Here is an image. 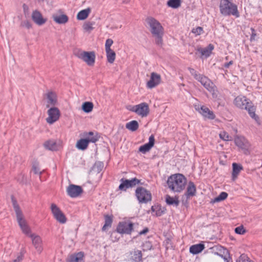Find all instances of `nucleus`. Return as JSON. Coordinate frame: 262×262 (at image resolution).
<instances>
[{
  "label": "nucleus",
  "mask_w": 262,
  "mask_h": 262,
  "mask_svg": "<svg viewBox=\"0 0 262 262\" xmlns=\"http://www.w3.org/2000/svg\"><path fill=\"white\" fill-rule=\"evenodd\" d=\"M129 0H122V3H128Z\"/></svg>",
  "instance_id": "obj_61"
},
{
  "label": "nucleus",
  "mask_w": 262,
  "mask_h": 262,
  "mask_svg": "<svg viewBox=\"0 0 262 262\" xmlns=\"http://www.w3.org/2000/svg\"><path fill=\"white\" fill-rule=\"evenodd\" d=\"M236 262H252L245 254H242L236 260Z\"/></svg>",
  "instance_id": "obj_44"
},
{
  "label": "nucleus",
  "mask_w": 262,
  "mask_h": 262,
  "mask_svg": "<svg viewBox=\"0 0 262 262\" xmlns=\"http://www.w3.org/2000/svg\"><path fill=\"white\" fill-rule=\"evenodd\" d=\"M234 104L238 108L247 110L251 118L255 120L258 119V117L256 116L255 113V107L252 105V102L248 100L246 97L242 95L238 96L235 98Z\"/></svg>",
  "instance_id": "obj_3"
},
{
  "label": "nucleus",
  "mask_w": 262,
  "mask_h": 262,
  "mask_svg": "<svg viewBox=\"0 0 262 262\" xmlns=\"http://www.w3.org/2000/svg\"><path fill=\"white\" fill-rule=\"evenodd\" d=\"M127 108L128 110H129L130 111L135 112V111H133L134 110H135V108L134 107V106L129 105V106H127Z\"/></svg>",
  "instance_id": "obj_57"
},
{
  "label": "nucleus",
  "mask_w": 262,
  "mask_h": 262,
  "mask_svg": "<svg viewBox=\"0 0 262 262\" xmlns=\"http://www.w3.org/2000/svg\"><path fill=\"white\" fill-rule=\"evenodd\" d=\"M84 253L79 252L69 255L67 262H84Z\"/></svg>",
  "instance_id": "obj_20"
},
{
  "label": "nucleus",
  "mask_w": 262,
  "mask_h": 262,
  "mask_svg": "<svg viewBox=\"0 0 262 262\" xmlns=\"http://www.w3.org/2000/svg\"><path fill=\"white\" fill-rule=\"evenodd\" d=\"M20 26L21 27H25L28 29H30L32 27V24L27 20L22 21L20 23Z\"/></svg>",
  "instance_id": "obj_47"
},
{
  "label": "nucleus",
  "mask_w": 262,
  "mask_h": 262,
  "mask_svg": "<svg viewBox=\"0 0 262 262\" xmlns=\"http://www.w3.org/2000/svg\"><path fill=\"white\" fill-rule=\"evenodd\" d=\"M146 22L149 27L150 31L153 36L163 32L162 26L155 18L152 17H148L146 19Z\"/></svg>",
  "instance_id": "obj_7"
},
{
  "label": "nucleus",
  "mask_w": 262,
  "mask_h": 262,
  "mask_svg": "<svg viewBox=\"0 0 262 262\" xmlns=\"http://www.w3.org/2000/svg\"><path fill=\"white\" fill-rule=\"evenodd\" d=\"M113 43V40L112 39H107L105 45L107 60L111 63H113L115 60V52L111 49V47Z\"/></svg>",
  "instance_id": "obj_13"
},
{
  "label": "nucleus",
  "mask_w": 262,
  "mask_h": 262,
  "mask_svg": "<svg viewBox=\"0 0 262 262\" xmlns=\"http://www.w3.org/2000/svg\"><path fill=\"white\" fill-rule=\"evenodd\" d=\"M29 237L31 238L32 245L34 246L36 250L40 253L43 250L42 241L41 237L35 234H30Z\"/></svg>",
  "instance_id": "obj_16"
},
{
  "label": "nucleus",
  "mask_w": 262,
  "mask_h": 262,
  "mask_svg": "<svg viewBox=\"0 0 262 262\" xmlns=\"http://www.w3.org/2000/svg\"><path fill=\"white\" fill-rule=\"evenodd\" d=\"M205 248L204 245L203 244H199L191 246L190 247L189 251L191 253L196 254L202 252Z\"/></svg>",
  "instance_id": "obj_27"
},
{
  "label": "nucleus",
  "mask_w": 262,
  "mask_h": 262,
  "mask_svg": "<svg viewBox=\"0 0 262 262\" xmlns=\"http://www.w3.org/2000/svg\"><path fill=\"white\" fill-rule=\"evenodd\" d=\"M167 184L168 188L172 191L180 192L185 187L186 179L182 174H172L168 177Z\"/></svg>",
  "instance_id": "obj_1"
},
{
  "label": "nucleus",
  "mask_w": 262,
  "mask_h": 262,
  "mask_svg": "<svg viewBox=\"0 0 262 262\" xmlns=\"http://www.w3.org/2000/svg\"><path fill=\"white\" fill-rule=\"evenodd\" d=\"M228 196V193L226 192H222L217 197L214 198L212 201L213 203L219 202L225 200Z\"/></svg>",
  "instance_id": "obj_39"
},
{
  "label": "nucleus",
  "mask_w": 262,
  "mask_h": 262,
  "mask_svg": "<svg viewBox=\"0 0 262 262\" xmlns=\"http://www.w3.org/2000/svg\"><path fill=\"white\" fill-rule=\"evenodd\" d=\"M234 142L238 147L242 149H246L248 146L247 140L244 137L236 136Z\"/></svg>",
  "instance_id": "obj_23"
},
{
  "label": "nucleus",
  "mask_w": 262,
  "mask_h": 262,
  "mask_svg": "<svg viewBox=\"0 0 262 262\" xmlns=\"http://www.w3.org/2000/svg\"><path fill=\"white\" fill-rule=\"evenodd\" d=\"M188 70L189 71V72L191 75L193 76L195 79H196L199 77V76L201 75L199 74L196 71L191 68H188Z\"/></svg>",
  "instance_id": "obj_49"
},
{
  "label": "nucleus",
  "mask_w": 262,
  "mask_h": 262,
  "mask_svg": "<svg viewBox=\"0 0 262 262\" xmlns=\"http://www.w3.org/2000/svg\"><path fill=\"white\" fill-rule=\"evenodd\" d=\"M23 259V255L20 254L18 255L16 259H14L13 262H20Z\"/></svg>",
  "instance_id": "obj_52"
},
{
  "label": "nucleus",
  "mask_w": 262,
  "mask_h": 262,
  "mask_svg": "<svg viewBox=\"0 0 262 262\" xmlns=\"http://www.w3.org/2000/svg\"><path fill=\"white\" fill-rule=\"evenodd\" d=\"M23 259V255L20 254L18 255L16 259H14L13 262H20Z\"/></svg>",
  "instance_id": "obj_53"
},
{
  "label": "nucleus",
  "mask_w": 262,
  "mask_h": 262,
  "mask_svg": "<svg viewBox=\"0 0 262 262\" xmlns=\"http://www.w3.org/2000/svg\"><path fill=\"white\" fill-rule=\"evenodd\" d=\"M203 28L201 27H198L195 28H193L191 30V32L194 34L195 35H200L203 32Z\"/></svg>",
  "instance_id": "obj_48"
},
{
  "label": "nucleus",
  "mask_w": 262,
  "mask_h": 262,
  "mask_svg": "<svg viewBox=\"0 0 262 262\" xmlns=\"http://www.w3.org/2000/svg\"><path fill=\"white\" fill-rule=\"evenodd\" d=\"M181 0H169L167 5L173 8H177L181 5Z\"/></svg>",
  "instance_id": "obj_38"
},
{
  "label": "nucleus",
  "mask_w": 262,
  "mask_h": 262,
  "mask_svg": "<svg viewBox=\"0 0 262 262\" xmlns=\"http://www.w3.org/2000/svg\"><path fill=\"white\" fill-rule=\"evenodd\" d=\"M161 76L160 74L152 72L149 80L147 82L146 86L148 89H152L159 85L161 82Z\"/></svg>",
  "instance_id": "obj_15"
},
{
  "label": "nucleus",
  "mask_w": 262,
  "mask_h": 262,
  "mask_svg": "<svg viewBox=\"0 0 262 262\" xmlns=\"http://www.w3.org/2000/svg\"><path fill=\"white\" fill-rule=\"evenodd\" d=\"M104 164L100 161L96 162L93 167V170L94 172L99 173L103 168Z\"/></svg>",
  "instance_id": "obj_37"
},
{
  "label": "nucleus",
  "mask_w": 262,
  "mask_h": 262,
  "mask_svg": "<svg viewBox=\"0 0 262 262\" xmlns=\"http://www.w3.org/2000/svg\"><path fill=\"white\" fill-rule=\"evenodd\" d=\"M243 169V167L241 165L238 164L236 163L232 164V176L233 180L236 178L237 176L240 172L241 170Z\"/></svg>",
  "instance_id": "obj_29"
},
{
  "label": "nucleus",
  "mask_w": 262,
  "mask_h": 262,
  "mask_svg": "<svg viewBox=\"0 0 262 262\" xmlns=\"http://www.w3.org/2000/svg\"><path fill=\"white\" fill-rule=\"evenodd\" d=\"M122 183L119 186V189L120 190L125 191L127 189L129 188L128 183L127 182V179L124 180L122 179L121 180Z\"/></svg>",
  "instance_id": "obj_41"
},
{
  "label": "nucleus",
  "mask_w": 262,
  "mask_h": 262,
  "mask_svg": "<svg viewBox=\"0 0 262 262\" xmlns=\"http://www.w3.org/2000/svg\"><path fill=\"white\" fill-rule=\"evenodd\" d=\"M23 8H24V10L25 11L26 9L28 8V7L27 6V5L26 4H24Z\"/></svg>",
  "instance_id": "obj_60"
},
{
  "label": "nucleus",
  "mask_w": 262,
  "mask_h": 262,
  "mask_svg": "<svg viewBox=\"0 0 262 262\" xmlns=\"http://www.w3.org/2000/svg\"><path fill=\"white\" fill-rule=\"evenodd\" d=\"M220 137L225 141L231 140V137L229 136L228 133L225 132H221L220 134Z\"/></svg>",
  "instance_id": "obj_45"
},
{
  "label": "nucleus",
  "mask_w": 262,
  "mask_h": 262,
  "mask_svg": "<svg viewBox=\"0 0 262 262\" xmlns=\"http://www.w3.org/2000/svg\"><path fill=\"white\" fill-rule=\"evenodd\" d=\"M196 192V187L194 183L191 181L189 182L184 195L187 199H188L195 195Z\"/></svg>",
  "instance_id": "obj_21"
},
{
  "label": "nucleus",
  "mask_w": 262,
  "mask_h": 262,
  "mask_svg": "<svg viewBox=\"0 0 262 262\" xmlns=\"http://www.w3.org/2000/svg\"><path fill=\"white\" fill-rule=\"evenodd\" d=\"M135 111L137 114L142 117H146L149 112V109L148 104L145 102L141 103L139 104L134 105Z\"/></svg>",
  "instance_id": "obj_11"
},
{
  "label": "nucleus",
  "mask_w": 262,
  "mask_h": 262,
  "mask_svg": "<svg viewBox=\"0 0 262 262\" xmlns=\"http://www.w3.org/2000/svg\"><path fill=\"white\" fill-rule=\"evenodd\" d=\"M135 195L139 203H147L151 200L150 192L143 187H138L135 191Z\"/></svg>",
  "instance_id": "obj_6"
},
{
  "label": "nucleus",
  "mask_w": 262,
  "mask_h": 262,
  "mask_svg": "<svg viewBox=\"0 0 262 262\" xmlns=\"http://www.w3.org/2000/svg\"><path fill=\"white\" fill-rule=\"evenodd\" d=\"M31 17L34 22L38 26L43 25L47 21V19L43 18L41 14L37 10L32 12Z\"/></svg>",
  "instance_id": "obj_18"
},
{
  "label": "nucleus",
  "mask_w": 262,
  "mask_h": 262,
  "mask_svg": "<svg viewBox=\"0 0 262 262\" xmlns=\"http://www.w3.org/2000/svg\"><path fill=\"white\" fill-rule=\"evenodd\" d=\"M126 128L132 132L137 130L139 127V124L136 120L131 121L126 124Z\"/></svg>",
  "instance_id": "obj_33"
},
{
  "label": "nucleus",
  "mask_w": 262,
  "mask_h": 262,
  "mask_svg": "<svg viewBox=\"0 0 262 262\" xmlns=\"http://www.w3.org/2000/svg\"><path fill=\"white\" fill-rule=\"evenodd\" d=\"M163 211L161 210L160 209H158L157 210L156 212V215L157 216H161L163 214Z\"/></svg>",
  "instance_id": "obj_55"
},
{
  "label": "nucleus",
  "mask_w": 262,
  "mask_h": 262,
  "mask_svg": "<svg viewBox=\"0 0 262 262\" xmlns=\"http://www.w3.org/2000/svg\"><path fill=\"white\" fill-rule=\"evenodd\" d=\"M221 13L225 16L233 15L238 16L237 7L229 0H222L220 5Z\"/></svg>",
  "instance_id": "obj_4"
},
{
  "label": "nucleus",
  "mask_w": 262,
  "mask_h": 262,
  "mask_svg": "<svg viewBox=\"0 0 262 262\" xmlns=\"http://www.w3.org/2000/svg\"><path fill=\"white\" fill-rule=\"evenodd\" d=\"M53 20L57 24H63L68 21V17L64 14H55L53 15Z\"/></svg>",
  "instance_id": "obj_24"
},
{
  "label": "nucleus",
  "mask_w": 262,
  "mask_h": 262,
  "mask_svg": "<svg viewBox=\"0 0 262 262\" xmlns=\"http://www.w3.org/2000/svg\"><path fill=\"white\" fill-rule=\"evenodd\" d=\"M195 108L205 118L212 120L214 119L215 117L213 112L210 111L205 106H200L195 105Z\"/></svg>",
  "instance_id": "obj_14"
},
{
  "label": "nucleus",
  "mask_w": 262,
  "mask_h": 262,
  "mask_svg": "<svg viewBox=\"0 0 262 262\" xmlns=\"http://www.w3.org/2000/svg\"><path fill=\"white\" fill-rule=\"evenodd\" d=\"M113 222L112 218L108 215H105V224L102 227V231H106L111 228Z\"/></svg>",
  "instance_id": "obj_34"
},
{
  "label": "nucleus",
  "mask_w": 262,
  "mask_h": 262,
  "mask_svg": "<svg viewBox=\"0 0 262 262\" xmlns=\"http://www.w3.org/2000/svg\"><path fill=\"white\" fill-rule=\"evenodd\" d=\"M196 80L199 81L206 89L212 94L213 97L216 98L217 97L216 87L207 77L201 75Z\"/></svg>",
  "instance_id": "obj_5"
},
{
  "label": "nucleus",
  "mask_w": 262,
  "mask_h": 262,
  "mask_svg": "<svg viewBox=\"0 0 262 262\" xmlns=\"http://www.w3.org/2000/svg\"><path fill=\"white\" fill-rule=\"evenodd\" d=\"M134 224L130 221L120 222L117 227L116 231L121 234H130L133 231Z\"/></svg>",
  "instance_id": "obj_8"
},
{
  "label": "nucleus",
  "mask_w": 262,
  "mask_h": 262,
  "mask_svg": "<svg viewBox=\"0 0 262 262\" xmlns=\"http://www.w3.org/2000/svg\"><path fill=\"white\" fill-rule=\"evenodd\" d=\"M158 208V207H156V206H152L151 208V210L152 211V212H156L157 209Z\"/></svg>",
  "instance_id": "obj_58"
},
{
  "label": "nucleus",
  "mask_w": 262,
  "mask_h": 262,
  "mask_svg": "<svg viewBox=\"0 0 262 262\" xmlns=\"http://www.w3.org/2000/svg\"><path fill=\"white\" fill-rule=\"evenodd\" d=\"M213 49L214 46L211 44H209L206 48H198L196 49V51L201 54L202 56H204L207 58L210 55Z\"/></svg>",
  "instance_id": "obj_22"
},
{
  "label": "nucleus",
  "mask_w": 262,
  "mask_h": 262,
  "mask_svg": "<svg viewBox=\"0 0 262 262\" xmlns=\"http://www.w3.org/2000/svg\"><path fill=\"white\" fill-rule=\"evenodd\" d=\"M85 139L89 142L95 143L98 140L99 136L97 133L90 132L85 135Z\"/></svg>",
  "instance_id": "obj_25"
},
{
  "label": "nucleus",
  "mask_w": 262,
  "mask_h": 262,
  "mask_svg": "<svg viewBox=\"0 0 262 262\" xmlns=\"http://www.w3.org/2000/svg\"><path fill=\"white\" fill-rule=\"evenodd\" d=\"M127 182L128 183L129 187L132 188L133 187H135L136 185L139 184L140 183V181L137 179L136 178H134L132 179L131 180H127Z\"/></svg>",
  "instance_id": "obj_40"
},
{
  "label": "nucleus",
  "mask_w": 262,
  "mask_h": 262,
  "mask_svg": "<svg viewBox=\"0 0 262 262\" xmlns=\"http://www.w3.org/2000/svg\"><path fill=\"white\" fill-rule=\"evenodd\" d=\"M67 192L70 196L76 198L82 193V189L79 186L71 184L68 187Z\"/></svg>",
  "instance_id": "obj_17"
},
{
  "label": "nucleus",
  "mask_w": 262,
  "mask_h": 262,
  "mask_svg": "<svg viewBox=\"0 0 262 262\" xmlns=\"http://www.w3.org/2000/svg\"><path fill=\"white\" fill-rule=\"evenodd\" d=\"M32 170L35 174H40L41 173V171H40V169L38 167V164L37 163L33 164L32 166Z\"/></svg>",
  "instance_id": "obj_46"
},
{
  "label": "nucleus",
  "mask_w": 262,
  "mask_h": 262,
  "mask_svg": "<svg viewBox=\"0 0 262 262\" xmlns=\"http://www.w3.org/2000/svg\"><path fill=\"white\" fill-rule=\"evenodd\" d=\"M39 2H43L45 0H38Z\"/></svg>",
  "instance_id": "obj_62"
},
{
  "label": "nucleus",
  "mask_w": 262,
  "mask_h": 262,
  "mask_svg": "<svg viewBox=\"0 0 262 262\" xmlns=\"http://www.w3.org/2000/svg\"><path fill=\"white\" fill-rule=\"evenodd\" d=\"M93 106L94 105L92 102H85L82 104V109L84 112L89 113L92 111Z\"/></svg>",
  "instance_id": "obj_35"
},
{
  "label": "nucleus",
  "mask_w": 262,
  "mask_h": 262,
  "mask_svg": "<svg viewBox=\"0 0 262 262\" xmlns=\"http://www.w3.org/2000/svg\"><path fill=\"white\" fill-rule=\"evenodd\" d=\"M78 56L89 66H92L95 62V55L93 52H81L78 54Z\"/></svg>",
  "instance_id": "obj_10"
},
{
  "label": "nucleus",
  "mask_w": 262,
  "mask_h": 262,
  "mask_svg": "<svg viewBox=\"0 0 262 262\" xmlns=\"http://www.w3.org/2000/svg\"><path fill=\"white\" fill-rule=\"evenodd\" d=\"M132 259L135 262H140L142 260V253L140 250L135 251L133 255L132 256Z\"/></svg>",
  "instance_id": "obj_36"
},
{
  "label": "nucleus",
  "mask_w": 262,
  "mask_h": 262,
  "mask_svg": "<svg viewBox=\"0 0 262 262\" xmlns=\"http://www.w3.org/2000/svg\"><path fill=\"white\" fill-rule=\"evenodd\" d=\"M163 34V32L160 33L159 35H155L154 36L156 38V39H155L156 43L159 46H161L162 45Z\"/></svg>",
  "instance_id": "obj_43"
},
{
  "label": "nucleus",
  "mask_w": 262,
  "mask_h": 262,
  "mask_svg": "<svg viewBox=\"0 0 262 262\" xmlns=\"http://www.w3.org/2000/svg\"><path fill=\"white\" fill-rule=\"evenodd\" d=\"M232 64H233V61L231 60V61H230L228 62L225 63L224 65V67L225 68H228L230 67V66H231Z\"/></svg>",
  "instance_id": "obj_54"
},
{
  "label": "nucleus",
  "mask_w": 262,
  "mask_h": 262,
  "mask_svg": "<svg viewBox=\"0 0 262 262\" xmlns=\"http://www.w3.org/2000/svg\"><path fill=\"white\" fill-rule=\"evenodd\" d=\"M88 144V142L85 139H81L77 141L76 147L78 149L84 150L87 148Z\"/></svg>",
  "instance_id": "obj_30"
},
{
  "label": "nucleus",
  "mask_w": 262,
  "mask_h": 262,
  "mask_svg": "<svg viewBox=\"0 0 262 262\" xmlns=\"http://www.w3.org/2000/svg\"><path fill=\"white\" fill-rule=\"evenodd\" d=\"M94 24V22L90 21L85 23L83 26L84 30L88 32L91 31L94 29L93 26Z\"/></svg>",
  "instance_id": "obj_42"
},
{
  "label": "nucleus",
  "mask_w": 262,
  "mask_h": 262,
  "mask_svg": "<svg viewBox=\"0 0 262 262\" xmlns=\"http://www.w3.org/2000/svg\"><path fill=\"white\" fill-rule=\"evenodd\" d=\"M165 201L167 204L169 205H173L177 207L179 205V201L178 198H174L169 195H166L165 197Z\"/></svg>",
  "instance_id": "obj_32"
},
{
  "label": "nucleus",
  "mask_w": 262,
  "mask_h": 262,
  "mask_svg": "<svg viewBox=\"0 0 262 262\" xmlns=\"http://www.w3.org/2000/svg\"><path fill=\"white\" fill-rule=\"evenodd\" d=\"M48 117L46 118L47 122L51 124L56 121L59 118L60 112L58 108L53 107L48 111Z\"/></svg>",
  "instance_id": "obj_12"
},
{
  "label": "nucleus",
  "mask_w": 262,
  "mask_h": 262,
  "mask_svg": "<svg viewBox=\"0 0 262 262\" xmlns=\"http://www.w3.org/2000/svg\"><path fill=\"white\" fill-rule=\"evenodd\" d=\"M235 232L238 234H243L246 232L243 226H241L235 228Z\"/></svg>",
  "instance_id": "obj_50"
},
{
  "label": "nucleus",
  "mask_w": 262,
  "mask_h": 262,
  "mask_svg": "<svg viewBox=\"0 0 262 262\" xmlns=\"http://www.w3.org/2000/svg\"><path fill=\"white\" fill-rule=\"evenodd\" d=\"M12 202L14 211L16 216L17 222L22 232L26 235L29 236L31 232V229L25 220L21 210H20L17 201L12 196L11 197Z\"/></svg>",
  "instance_id": "obj_2"
},
{
  "label": "nucleus",
  "mask_w": 262,
  "mask_h": 262,
  "mask_svg": "<svg viewBox=\"0 0 262 262\" xmlns=\"http://www.w3.org/2000/svg\"><path fill=\"white\" fill-rule=\"evenodd\" d=\"M90 12L91 9L90 8L80 11L77 15V19L78 20H84L86 19Z\"/></svg>",
  "instance_id": "obj_31"
},
{
  "label": "nucleus",
  "mask_w": 262,
  "mask_h": 262,
  "mask_svg": "<svg viewBox=\"0 0 262 262\" xmlns=\"http://www.w3.org/2000/svg\"><path fill=\"white\" fill-rule=\"evenodd\" d=\"M155 144V137L153 135L150 136L149 138V141L147 143L144 144L143 145L139 147V151L142 153H146L148 151L151 147H152Z\"/></svg>",
  "instance_id": "obj_19"
},
{
  "label": "nucleus",
  "mask_w": 262,
  "mask_h": 262,
  "mask_svg": "<svg viewBox=\"0 0 262 262\" xmlns=\"http://www.w3.org/2000/svg\"><path fill=\"white\" fill-rule=\"evenodd\" d=\"M216 254L218 255V253H216ZM219 255H220V256H221L222 258H224V260L226 261V262H229L228 259L225 256H223L222 255H221V254H219Z\"/></svg>",
  "instance_id": "obj_59"
},
{
  "label": "nucleus",
  "mask_w": 262,
  "mask_h": 262,
  "mask_svg": "<svg viewBox=\"0 0 262 262\" xmlns=\"http://www.w3.org/2000/svg\"><path fill=\"white\" fill-rule=\"evenodd\" d=\"M51 210L54 217L58 222L61 224H64L66 222L67 219L65 215L56 204L54 203L51 204Z\"/></svg>",
  "instance_id": "obj_9"
},
{
  "label": "nucleus",
  "mask_w": 262,
  "mask_h": 262,
  "mask_svg": "<svg viewBox=\"0 0 262 262\" xmlns=\"http://www.w3.org/2000/svg\"><path fill=\"white\" fill-rule=\"evenodd\" d=\"M148 231V228H146L143 229L142 231L140 232V234H145Z\"/></svg>",
  "instance_id": "obj_56"
},
{
  "label": "nucleus",
  "mask_w": 262,
  "mask_h": 262,
  "mask_svg": "<svg viewBox=\"0 0 262 262\" xmlns=\"http://www.w3.org/2000/svg\"><path fill=\"white\" fill-rule=\"evenodd\" d=\"M43 146L45 148L50 150H56L58 149V145L56 142L53 140H49L46 141Z\"/></svg>",
  "instance_id": "obj_26"
},
{
  "label": "nucleus",
  "mask_w": 262,
  "mask_h": 262,
  "mask_svg": "<svg viewBox=\"0 0 262 262\" xmlns=\"http://www.w3.org/2000/svg\"><path fill=\"white\" fill-rule=\"evenodd\" d=\"M48 99L47 107H49L50 105H54L56 103V96L55 93L52 92H49L46 95Z\"/></svg>",
  "instance_id": "obj_28"
},
{
  "label": "nucleus",
  "mask_w": 262,
  "mask_h": 262,
  "mask_svg": "<svg viewBox=\"0 0 262 262\" xmlns=\"http://www.w3.org/2000/svg\"><path fill=\"white\" fill-rule=\"evenodd\" d=\"M251 40L254 39L255 37L256 36V33H255V31L252 28H251Z\"/></svg>",
  "instance_id": "obj_51"
}]
</instances>
